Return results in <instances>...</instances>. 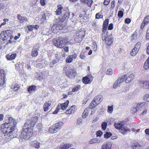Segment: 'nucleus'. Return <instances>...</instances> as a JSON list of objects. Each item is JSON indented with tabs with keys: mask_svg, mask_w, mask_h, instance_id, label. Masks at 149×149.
Returning <instances> with one entry per match:
<instances>
[{
	"mask_svg": "<svg viewBox=\"0 0 149 149\" xmlns=\"http://www.w3.org/2000/svg\"><path fill=\"white\" fill-rule=\"evenodd\" d=\"M8 120V123H5L1 126L2 132L4 134V136H6V139L7 141L13 138L12 135L17 124L16 120L12 118H9Z\"/></svg>",
	"mask_w": 149,
	"mask_h": 149,
	"instance_id": "f257e3e1",
	"label": "nucleus"
},
{
	"mask_svg": "<svg viewBox=\"0 0 149 149\" xmlns=\"http://www.w3.org/2000/svg\"><path fill=\"white\" fill-rule=\"evenodd\" d=\"M107 28L103 27L102 38L103 41H105L107 45H110L113 41V37L111 32L107 31Z\"/></svg>",
	"mask_w": 149,
	"mask_h": 149,
	"instance_id": "f03ea898",
	"label": "nucleus"
},
{
	"mask_svg": "<svg viewBox=\"0 0 149 149\" xmlns=\"http://www.w3.org/2000/svg\"><path fill=\"white\" fill-rule=\"evenodd\" d=\"M32 128L31 127L24 128L19 136L22 139L27 140L32 136Z\"/></svg>",
	"mask_w": 149,
	"mask_h": 149,
	"instance_id": "7ed1b4c3",
	"label": "nucleus"
},
{
	"mask_svg": "<svg viewBox=\"0 0 149 149\" xmlns=\"http://www.w3.org/2000/svg\"><path fill=\"white\" fill-rule=\"evenodd\" d=\"M63 125V123L61 121L54 124L52 126L49 127L48 130L49 132L51 134L56 133L61 129Z\"/></svg>",
	"mask_w": 149,
	"mask_h": 149,
	"instance_id": "20e7f679",
	"label": "nucleus"
},
{
	"mask_svg": "<svg viewBox=\"0 0 149 149\" xmlns=\"http://www.w3.org/2000/svg\"><path fill=\"white\" fill-rule=\"evenodd\" d=\"M114 126L115 128L118 130L120 132L123 134H125L126 132L130 131V130L124 125L121 122L115 123Z\"/></svg>",
	"mask_w": 149,
	"mask_h": 149,
	"instance_id": "39448f33",
	"label": "nucleus"
},
{
	"mask_svg": "<svg viewBox=\"0 0 149 149\" xmlns=\"http://www.w3.org/2000/svg\"><path fill=\"white\" fill-rule=\"evenodd\" d=\"M12 33V31L10 30L1 31L0 34V41L2 42H6Z\"/></svg>",
	"mask_w": 149,
	"mask_h": 149,
	"instance_id": "423d86ee",
	"label": "nucleus"
},
{
	"mask_svg": "<svg viewBox=\"0 0 149 149\" xmlns=\"http://www.w3.org/2000/svg\"><path fill=\"white\" fill-rule=\"evenodd\" d=\"M38 120V117L37 116H35L32 117L30 119L27 120L26 123L24 124V127L27 128L33 127L36 123Z\"/></svg>",
	"mask_w": 149,
	"mask_h": 149,
	"instance_id": "0eeeda50",
	"label": "nucleus"
},
{
	"mask_svg": "<svg viewBox=\"0 0 149 149\" xmlns=\"http://www.w3.org/2000/svg\"><path fill=\"white\" fill-rule=\"evenodd\" d=\"M54 45L58 48H61L64 45L63 39L59 38L57 40H54L53 42Z\"/></svg>",
	"mask_w": 149,
	"mask_h": 149,
	"instance_id": "6e6552de",
	"label": "nucleus"
},
{
	"mask_svg": "<svg viewBox=\"0 0 149 149\" xmlns=\"http://www.w3.org/2000/svg\"><path fill=\"white\" fill-rule=\"evenodd\" d=\"M65 73L66 75L71 78H74L76 75L75 70L72 68H68Z\"/></svg>",
	"mask_w": 149,
	"mask_h": 149,
	"instance_id": "1a4fd4ad",
	"label": "nucleus"
},
{
	"mask_svg": "<svg viewBox=\"0 0 149 149\" xmlns=\"http://www.w3.org/2000/svg\"><path fill=\"white\" fill-rule=\"evenodd\" d=\"M5 72L3 70L0 71V86H4L6 84L5 80Z\"/></svg>",
	"mask_w": 149,
	"mask_h": 149,
	"instance_id": "9d476101",
	"label": "nucleus"
},
{
	"mask_svg": "<svg viewBox=\"0 0 149 149\" xmlns=\"http://www.w3.org/2000/svg\"><path fill=\"white\" fill-rule=\"evenodd\" d=\"M102 97L100 95H98L94 98V106L95 107L98 105L102 100Z\"/></svg>",
	"mask_w": 149,
	"mask_h": 149,
	"instance_id": "9b49d317",
	"label": "nucleus"
},
{
	"mask_svg": "<svg viewBox=\"0 0 149 149\" xmlns=\"http://www.w3.org/2000/svg\"><path fill=\"white\" fill-rule=\"evenodd\" d=\"M93 80V76L91 74H89L83 78V83L85 84L90 83Z\"/></svg>",
	"mask_w": 149,
	"mask_h": 149,
	"instance_id": "f8f14e48",
	"label": "nucleus"
},
{
	"mask_svg": "<svg viewBox=\"0 0 149 149\" xmlns=\"http://www.w3.org/2000/svg\"><path fill=\"white\" fill-rule=\"evenodd\" d=\"M69 100H67L66 102L62 104H58V108L60 110H65L66 109L69 103Z\"/></svg>",
	"mask_w": 149,
	"mask_h": 149,
	"instance_id": "ddd939ff",
	"label": "nucleus"
},
{
	"mask_svg": "<svg viewBox=\"0 0 149 149\" xmlns=\"http://www.w3.org/2000/svg\"><path fill=\"white\" fill-rule=\"evenodd\" d=\"M77 55L74 53L72 55L68 56L65 59V62L68 63H70L72 62L73 59L76 58Z\"/></svg>",
	"mask_w": 149,
	"mask_h": 149,
	"instance_id": "4468645a",
	"label": "nucleus"
},
{
	"mask_svg": "<svg viewBox=\"0 0 149 149\" xmlns=\"http://www.w3.org/2000/svg\"><path fill=\"white\" fill-rule=\"evenodd\" d=\"M76 106L73 105L71 106L69 109L66 111V113L67 114H73L76 111Z\"/></svg>",
	"mask_w": 149,
	"mask_h": 149,
	"instance_id": "2eb2a0df",
	"label": "nucleus"
},
{
	"mask_svg": "<svg viewBox=\"0 0 149 149\" xmlns=\"http://www.w3.org/2000/svg\"><path fill=\"white\" fill-rule=\"evenodd\" d=\"M134 78V75L133 74H130L126 78L125 82L126 83H129L133 81Z\"/></svg>",
	"mask_w": 149,
	"mask_h": 149,
	"instance_id": "dca6fc26",
	"label": "nucleus"
},
{
	"mask_svg": "<svg viewBox=\"0 0 149 149\" xmlns=\"http://www.w3.org/2000/svg\"><path fill=\"white\" fill-rule=\"evenodd\" d=\"M17 18L21 23H24L25 22L28 21V19L26 17H22L20 14H18L17 15Z\"/></svg>",
	"mask_w": 149,
	"mask_h": 149,
	"instance_id": "f3484780",
	"label": "nucleus"
},
{
	"mask_svg": "<svg viewBox=\"0 0 149 149\" xmlns=\"http://www.w3.org/2000/svg\"><path fill=\"white\" fill-rule=\"evenodd\" d=\"M112 144L109 142L106 143L104 144L102 147V149H111Z\"/></svg>",
	"mask_w": 149,
	"mask_h": 149,
	"instance_id": "a211bd4d",
	"label": "nucleus"
},
{
	"mask_svg": "<svg viewBox=\"0 0 149 149\" xmlns=\"http://www.w3.org/2000/svg\"><path fill=\"white\" fill-rule=\"evenodd\" d=\"M140 83L141 85L143 86L144 88L149 89V87L148 86V81H140Z\"/></svg>",
	"mask_w": 149,
	"mask_h": 149,
	"instance_id": "6ab92c4d",
	"label": "nucleus"
},
{
	"mask_svg": "<svg viewBox=\"0 0 149 149\" xmlns=\"http://www.w3.org/2000/svg\"><path fill=\"white\" fill-rule=\"evenodd\" d=\"M51 105V104L49 101L45 103L43 106L44 111L45 112L48 111L49 109V107Z\"/></svg>",
	"mask_w": 149,
	"mask_h": 149,
	"instance_id": "aec40b11",
	"label": "nucleus"
},
{
	"mask_svg": "<svg viewBox=\"0 0 149 149\" xmlns=\"http://www.w3.org/2000/svg\"><path fill=\"white\" fill-rule=\"evenodd\" d=\"M40 143L36 141H34L31 142V146L34 148L38 149L40 148Z\"/></svg>",
	"mask_w": 149,
	"mask_h": 149,
	"instance_id": "412c9836",
	"label": "nucleus"
},
{
	"mask_svg": "<svg viewBox=\"0 0 149 149\" xmlns=\"http://www.w3.org/2000/svg\"><path fill=\"white\" fill-rule=\"evenodd\" d=\"M17 54L16 53L12 54L11 55L8 54L6 55V58L8 60H12L15 58Z\"/></svg>",
	"mask_w": 149,
	"mask_h": 149,
	"instance_id": "4be33fe9",
	"label": "nucleus"
},
{
	"mask_svg": "<svg viewBox=\"0 0 149 149\" xmlns=\"http://www.w3.org/2000/svg\"><path fill=\"white\" fill-rule=\"evenodd\" d=\"M39 49L38 48H33L32 51L31 56L33 57H36L38 54V51Z\"/></svg>",
	"mask_w": 149,
	"mask_h": 149,
	"instance_id": "5701e85b",
	"label": "nucleus"
},
{
	"mask_svg": "<svg viewBox=\"0 0 149 149\" xmlns=\"http://www.w3.org/2000/svg\"><path fill=\"white\" fill-rule=\"evenodd\" d=\"M63 8L62 6L59 5L57 6V9L56 11V14L57 15H59L61 14L62 13V9Z\"/></svg>",
	"mask_w": 149,
	"mask_h": 149,
	"instance_id": "b1692460",
	"label": "nucleus"
},
{
	"mask_svg": "<svg viewBox=\"0 0 149 149\" xmlns=\"http://www.w3.org/2000/svg\"><path fill=\"white\" fill-rule=\"evenodd\" d=\"M127 77V75L126 74L122 76L121 78H120V77L118 78L117 80V81H118V82L120 84L124 82L125 80V81L126 78Z\"/></svg>",
	"mask_w": 149,
	"mask_h": 149,
	"instance_id": "393cba45",
	"label": "nucleus"
},
{
	"mask_svg": "<svg viewBox=\"0 0 149 149\" xmlns=\"http://www.w3.org/2000/svg\"><path fill=\"white\" fill-rule=\"evenodd\" d=\"M23 68V65L22 63L19 62L16 64L15 69L18 71H19Z\"/></svg>",
	"mask_w": 149,
	"mask_h": 149,
	"instance_id": "a878e982",
	"label": "nucleus"
},
{
	"mask_svg": "<svg viewBox=\"0 0 149 149\" xmlns=\"http://www.w3.org/2000/svg\"><path fill=\"white\" fill-rule=\"evenodd\" d=\"M83 119L81 118H78L77 120L76 125L77 126H81L83 124Z\"/></svg>",
	"mask_w": 149,
	"mask_h": 149,
	"instance_id": "bb28decb",
	"label": "nucleus"
},
{
	"mask_svg": "<svg viewBox=\"0 0 149 149\" xmlns=\"http://www.w3.org/2000/svg\"><path fill=\"white\" fill-rule=\"evenodd\" d=\"M90 111H88V109H86L82 114V117L83 118H85L88 116V113Z\"/></svg>",
	"mask_w": 149,
	"mask_h": 149,
	"instance_id": "cd10ccee",
	"label": "nucleus"
},
{
	"mask_svg": "<svg viewBox=\"0 0 149 149\" xmlns=\"http://www.w3.org/2000/svg\"><path fill=\"white\" fill-rule=\"evenodd\" d=\"M36 87L35 86H32L28 88V91L31 93V92L35 91L36 89Z\"/></svg>",
	"mask_w": 149,
	"mask_h": 149,
	"instance_id": "c85d7f7f",
	"label": "nucleus"
},
{
	"mask_svg": "<svg viewBox=\"0 0 149 149\" xmlns=\"http://www.w3.org/2000/svg\"><path fill=\"white\" fill-rule=\"evenodd\" d=\"M60 57L59 56L56 58L52 61V63L53 64H55L58 62L61 61L62 60H60Z\"/></svg>",
	"mask_w": 149,
	"mask_h": 149,
	"instance_id": "c756f323",
	"label": "nucleus"
},
{
	"mask_svg": "<svg viewBox=\"0 0 149 149\" xmlns=\"http://www.w3.org/2000/svg\"><path fill=\"white\" fill-rule=\"evenodd\" d=\"M138 50H137L136 49H135V48H134L131 52H130V54L131 55L133 56H135L136 54L137 53Z\"/></svg>",
	"mask_w": 149,
	"mask_h": 149,
	"instance_id": "7c9ffc66",
	"label": "nucleus"
},
{
	"mask_svg": "<svg viewBox=\"0 0 149 149\" xmlns=\"http://www.w3.org/2000/svg\"><path fill=\"white\" fill-rule=\"evenodd\" d=\"M144 69L146 70L149 69V60H146L144 63Z\"/></svg>",
	"mask_w": 149,
	"mask_h": 149,
	"instance_id": "2f4dec72",
	"label": "nucleus"
},
{
	"mask_svg": "<svg viewBox=\"0 0 149 149\" xmlns=\"http://www.w3.org/2000/svg\"><path fill=\"white\" fill-rule=\"evenodd\" d=\"M93 100L91 102V104L89 106V107L88 108H86V109H88V111H91V113L92 114V112H93Z\"/></svg>",
	"mask_w": 149,
	"mask_h": 149,
	"instance_id": "473e14b6",
	"label": "nucleus"
},
{
	"mask_svg": "<svg viewBox=\"0 0 149 149\" xmlns=\"http://www.w3.org/2000/svg\"><path fill=\"white\" fill-rule=\"evenodd\" d=\"M79 36H81V38L80 39V40H82L83 38H84V36L85 35V32L84 30H82L81 31H79Z\"/></svg>",
	"mask_w": 149,
	"mask_h": 149,
	"instance_id": "72a5a7b5",
	"label": "nucleus"
},
{
	"mask_svg": "<svg viewBox=\"0 0 149 149\" xmlns=\"http://www.w3.org/2000/svg\"><path fill=\"white\" fill-rule=\"evenodd\" d=\"M86 56L87 54L85 53L82 52L80 53L79 57L81 58L84 60L85 59Z\"/></svg>",
	"mask_w": 149,
	"mask_h": 149,
	"instance_id": "f704fd0d",
	"label": "nucleus"
},
{
	"mask_svg": "<svg viewBox=\"0 0 149 149\" xmlns=\"http://www.w3.org/2000/svg\"><path fill=\"white\" fill-rule=\"evenodd\" d=\"M145 104V102H143L142 103H141L139 104H138L136 105V107L138 109V110L139 109H140V108L141 107L144 106Z\"/></svg>",
	"mask_w": 149,
	"mask_h": 149,
	"instance_id": "c9c22d12",
	"label": "nucleus"
},
{
	"mask_svg": "<svg viewBox=\"0 0 149 149\" xmlns=\"http://www.w3.org/2000/svg\"><path fill=\"white\" fill-rule=\"evenodd\" d=\"M120 85V83L118 82V81H117V80L113 84V88H116L119 87Z\"/></svg>",
	"mask_w": 149,
	"mask_h": 149,
	"instance_id": "e433bc0d",
	"label": "nucleus"
},
{
	"mask_svg": "<svg viewBox=\"0 0 149 149\" xmlns=\"http://www.w3.org/2000/svg\"><path fill=\"white\" fill-rule=\"evenodd\" d=\"M107 126V123L105 122H103L101 125V127L102 130H106Z\"/></svg>",
	"mask_w": 149,
	"mask_h": 149,
	"instance_id": "4c0bfd02",
	"label": "nucleus"
},
{
	"mask_svg": "<svg viewBox=\"0 0 149 149\" xmlns=\"http://www.w3.org/2000/svg\"><path fill=\"white\" fill-rule=\"evenodd\" d=\"M108 23L109 19H106L104 22L103 27L107 28Z\"/></svg>",
	"mask_w": 149,
	"mask_h": 149,
	"instance_id": "58836bf2",
	"label": "nucleus"
},
{
	"mask_svg": "<svg viewBox=\"0 0 149 149\" xmlns=\"http://www.w3.org/2000/svg\"><path fill=\"white\" fill-rule=\"evenodd\" d=\"M141 44L140 42H138L135 45L134 48L139 51L141 47Z\"/></svg>",
	"mask_w": 149,
	"mask_h": 149,
	"instance_id": "ea45409f",
	"label": "nucleus"
},
{
	"mask_svg": "<svg viewBox=\"0 0 149 149\" xmlns=\"http://www.w3.org/2000/svg\"><path fill=\"white\" fill-rule=\"evenodd\" d=\"M80 88V85H77L74 88H73L72 90V92H74L78 91Z\"/></svg>",
	"mask_w": 149,
	"mask_h": 149,
	"instance_id": "a19ab883",
	"label": "nucleus"
},
{
	"mask_svg": "<svg viewBox=\"0 0 149 149\" xmlns=\"http://www.w3.org/2000/svg\"><path fill=\"white\" fill-rule=\"evenodd\" d=\"M112 135V134L110 132H106L104 134V137L106 138H108Z\"/></svg>",
	"mask_w": 149,
	"mask_h": 149,
	"instance_id": "79ce46f5",
	"label": "nucleus"
},
{
	"mask_svg": "<svg viewBox=\"0 0 149 149\" xmlns=\"http://www.w3.org/2000/svg\"><path fill=\"white\" fill-rule=\"evenodd\" d=\"M143 22L145 23V24H147L149 22V16L146 17L144 19Z\"/></svg>",
	"mask_w": 149,
	"mask_h": 149,
	"instance_id": "37998d69",
	"label": "nucleus"
},
{
	"mask_svg": "<svg viewBox=\"0 0 149 149\" xmlns=\"http://www.w3.org/2000/svg\"><path fill=\"white\" fill-rule=\"evenodd\" d=\"M143 100L148 102H149V95L146 94L143 97Z\"/></svg>",
	"mask_w": 149,
	"mask_h": 149,
	"instance_id": "c03bdc74",
	"label": "nucleus"
},
{
	"mask_svg": "<svg viewBox=\"0 0 149 149\" xmlns=\"http://www.w3.org/2000/svg\"><path fill=\"white\" fill-rule=\"evenodd\" d=\"M69 14L68 12H65L63 16V18L67 19L69 18Z\"/></svg>",
	"mask_w": 149,
	"mask_h": 149,
	"instance_id": "a18cd8bd",
	"label": "nucleus"
},
{
	"mask_svg": "<svg viewBox=\"0 0 149 149\" xmlns=\"http://www.w3.org/2000/svg\"><path fill=\"white\" fill-rule=\"evenodd\" d=\"M137 36V34L136 32H134L133 34L131 37V40H133L136 38V37Z\"/></svg>",
	"mask_w": 149,
	"mask_h": 149,
	"instance_id": "49530a36",
	"label": "nucleus"
},
{
	"mask_svg": "<svg viewBox=\"0 0 149 149\" xmlns=\"http://www.w3.org/2000/svg\"><path fill=\"white\" fill-rule=\"evenodd\" d=\"M113 106L112 105L111 106H109L108 108L107 111L110 113H112L113 111Z\"/></svg>",
	"mask_w": 149,
	"mask_h": 149,
	"instance_id": "de8ad7c7",
	"label": "nucleus"
},
{
	"mask_svg": "<svg viewBox=\"0 0 149 149\" xmlns=\"http://www.w3.org/2000/svg\"><path fill=\"white\" fill-rule=\"evenodd\" d=\"M123 15V13L122 11L119 10L118 13V17L119 18H122Z\"/></svg>",
	"mask_w": 149,
	"mask_h": 149,
	"instance_id": "09e8293b",
	"label": "nucleus"
},
{
	"mask_svg": "<svg viewBox=\"0 0 149 149\" xmlns=\"http://www.w3.org/2000/svg\"><path fill=\"white\" fill-rule=\"evenodd\" d=\"M106 74H107L111 75L113 74L112 70L111 69H108L107 70L106 72Z\"/></svg>",
	"mask_w": 149,
	"mask_h": 149,
	"instance_id": "8fccbe9b",
	"label": "nucleus"
},
{
	"mask_svg": "<svg viewBox=\"0 0 149 149\" xmlns=\"http://www.w3.org/2000/svg\"><path fill=\"white\" fill-rule=\"evenodd\" d=\"M93 2L92 0H87L86 4L89 7H91V4Z\"/></svg>",
	"mask_w": 149,
	"mask_h": 149,
	"instance_id": "3c124183",
	"label": "nucleus"
},
{
	"mask_svg": "<svg viewBox=\"0 0 149 149\" xmlns=\"http://www.w3.org/2000/svg\"><path fill=\"white\" fill-rule=\"evenodd\" d=\"M96 134L97 137H100L102 135V132L101 131L99 130L97 132Z\"/></svg>",
	"mask_w": 149,
	"mask_h": 149,
	"instance_id": "603ef678",
	"label": "nucleus"
},
{
	"mask_svg": "<svg viewBox=\"0 0 149 149\" xmlns=\"http://www.w3.org/2000/svg\"><path fill=\"white\" fill-rule=\"evenodd\" d=\"M44 79V76L42 74L40 75L37 78V79L39 81H42Z\"/></svg>",
	"mask_w": 149,
	"mask_h": 149,
	"instance_id": "864d4df0",
	"label": "nucleus"
},
{
	"mask_svg": "<svg viewBox=\"0 0 149 149\" xmlns=\"http://www.w3.org/2000/svg\"><path fill=\"white\" fill-rule=\"evenodd\" d=\"M46 0H40V3L42 6H44L46 4Z\"/></svg>",
	"mask_w": 149,
	"mask_h": 149,
	"instance_id": "5fc2aeb1",
	"label": "nucleus"
},
{
	"mask_svg": "<svg viewBox=\"0 0 149 149\" xmlns=\"http://www.w3.org/2000/svg\"><path fill=\"white\" fill-rule=\"evenodd\" d=\"M96 18L97 19H99L100 18H102V15H101V14L100 13H97L96 15Z\"/></svg>",
	"mask_w": 149,
	"mask_h": 149,
	"instance_id": "6e6d98bb",
	"label": "nucleus"
},
{
	"mask_svg": "<svg viewBox=\"0 0 149 149\" xmlns=\"http://www.w3.org/2000/svg\"><path fill=\"white\" fill-rule=\"evenodd\" d=\"M65 146V144H62L59 147V148L58 147L56 148V149H67Z\"/></svg>",
	"mask_w": 149,
	"mask_h": 149,
	"instance_id": "4d7b16f0",
	"label": "nucleus"
},
{
	"mask_svg": "<svg viewBox=\"0 0 149 149\" xmlns=\"http://www.w3.org/2000/svg\"><path fill=\"white\" fill-rule=\"evenodd\" d=\"M131 21V20L130 19L127 18L125 19V23L128 24Z\"/></svg>",
	"mask_w": 149,
	"mask_h": 149,
	"instance_id": "13d9d810",
	"label": "nucleus"
},
{
	"mask_svg": "<svg viewBox=\"0 0 149 149\" xmlns=\"http://www.w3.org/2000/svg\"><path fill=\"white\" fill-rule=\"evenodd\" d=\"M34 26H32V25H28L27 26V28L29 30V31H31L33 30V27Z\"/></svg>",
	"mask_w": 149,
	"mask_h": 149,
	"instance_id": "bf43d9fd",
	"label": "nucleus"
},
{
	"mask_svg": "<svg viewBox=\"0 0 149 149\" xmlns=\"http://www.w3.org/2000/svg\"><path fill=\"white\" fill-rule=\"evenodd\" d=\"M113 28V24L112 23L110 24L108 27V29L109 30H111Z\"/></svg>",
	"mask_w": 149,
	"mask_h": 149,
	"instance_id": "052dcab7",
	"label": "nucleus"
},
{
	"mask_svg": "<svg viewBox=\"0 0 149 149\" xmlns=\"http://www.w3.org/2000/svg\"><path fill=\"white\" fill-rule=\"evenodd\" d=\"M58 108V106H57L56 109V110L53 112V113L54 114H56L58 111L60 110V109H57Z\"/></svg>",
	"mask_w": 149,
	"mask_h": 149,
	"instance_id": "680f3d73",
	"label": "nucleus"
},
{
	"mask_svg": "<svg viewBox=\"0 0 149 149\" xmlns=\"http://www.w3.org/2000/svg\"><path fill=\"white\" fill-rule=\"evenodd\" d=\"M146 38L147 39H149V27L147 30L146 35Z\"/></svg>",
	"mask_w": 149,
	"mask_h": 149,
	"instance_id": "e2e57ef3",
	"label": "nucleus"
},
{
	"mask_svg": "<svg viewBox=\"0 0 149 149\" xmlns=\"http://www.w3.org/2000/svg\"><path fill=\"white\" fill-rule=\"evenodd\" d=\"M110 0H104V4L105 5H108L109 3Z\"/></svg>",
	"mask_w": 149,
	"mask_h": 149,
	"instance_id": "0e129e2a",
	"label": "nucleus"
},
{
	"mask_svg": "<svg viewBox=\"0 0 149 149\" xmlns=\"http://www.w3.org/2000/svg\"><path fill=\"white\" fill-rule=\"evenodd\" d=\"M138 110V109L136 107V108H134L132 110V113H134L137 111Z\"/></svg>",
	"mask_w": 149,
	"mask_h": 149,
	"instance_id": "69168bd1",
	"label": "nucleus"
},
{
	"mask_svg": "<svg viewBox=\"0 0 149 149\" xmlns=\"http://www.w3.org/2000/svg\"><path fill=\"white\" fill-rule=\"evenodd\" d=\"M115 1L114 0L113 1H112L111 3V8H113L115 7Z\"/></svg>",
	"mask_w": 149,
	"mask_h": 149,
	"instance_id": "338daca9",
	"label": "nucleus"
},
{
	"mask_svg": "<svg viewBox=\"0 0 149 149\" xmlns=\"http://www.w3.org/2000/svg\"><path fill=\"white\" fill-rule=\"evenodd\" d=\"M147 24H145V23L144 22H143L141 23V29H143L144 26H145L146 25H147Z\"/></svg>",
	"mask_w": 149,
	"mask_h": 149,
	"instance_id": "774afa93",
	"label": "nucleus"
}]
</instances>
